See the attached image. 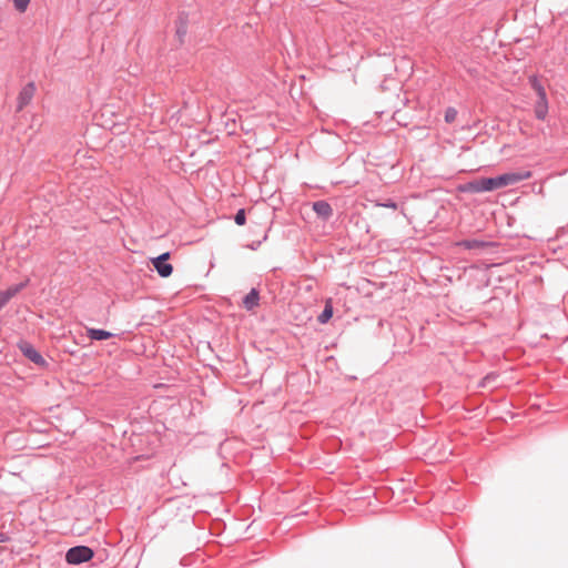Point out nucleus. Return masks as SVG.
<instances>
[{
  "label": "nucleus",
  "mask_w": 568,
  "mask_h": 568,
  "mask_svg": "<svg viewBox=\"0 0 568 568\" xmlns=\"http://www.w3.org/2000/svg\"><path fill=\"white\" fill-rule=\"evenodd\" d=\"M497 176L480 178L477 180L469 181L460 184L458 190L463 193H484L499 190Z\"/></svg>",
  "instance_id": "nucleus-1"
},
{
  "label": "nucleus",
  "mask_w": 568,
  "mask_h": 568,
  "mask_svg": "<svg viewBox=\"0 0 568 568\" xmlns=\"http://www.w3.org/2000/svg\"><path fill=\"white\" fill-rule=\"evenodd\" d=\"M93 557V549L84 545L71 547L65 552V561L69 565H81L90 561Z\"/></svg>",
  "instance_id": "nucleus-2"
},
{
  "label": "nucleus",
  "mask_w": 568,
  "mask_h": 568,
  "mask_svg": "<svg viewBox=\"0 0 568 568\" xmlns=\"http://www.w3.org/2000/svg\"><path fill=\"white\" fill-rule=\"evenodd\" d=\"M531 178V172L527 170H521L518 172H507L500 175H497L499 189L505 186L515 185L521 181L528 180Z\"/></svg>",
  "instance_id": "nucleus-3"
},
{
  "label": "nucleus",
  "mask_w": 568,
  "mask_h": 568,
  "mask_svg": "<svg viewBox=\"0 0 568 568\" xmlns=\"http://www.w3.org/2000/svg\"><path fill=\"white\" fill-rule=\"evenodd\" d=\"M18 347L22 355L27 357L32 363L43 367L47 366V361L43 356L33 347V345L27 341H21L18 344Z\"/></svg>",
  "instance_id": "nucleus-4"
},
{
  "label": "nucleus",
  "mask_w": 568,
  "mask_h": 568,
  "mask_svg": "<svg viewBox=\"0 0 568 568\" xmlns=\"http://www.w3.org/2000/svg\"><path fill=\"white\" fill-rule=\"evenodd\" d=\"M170 252H164L161 255L151 258L152 265L161 277H169L173 272L172 264L169 263Z\"/></svg>",
  "instance_id": "nucleus-5"
},
{
  "label": "nucleus",
  "mask_w": 568,
  "mask_h": 568,
  "mask_svg": "<svg viewBox=\"0 0 568 568\" xmlns=\"http://www.w3.org/2000/svg\"><path fill=\"white\" fill-rule=\"evenodd\" d=\"M312 209L316 213L317 217L323 221H328L333 216V207L325 200L313 202Z\"/></svg>",
  "instance_id": "nucleus-6"
},
{
  "label": "nucleus",
  "mask_w": 568,
  "mask_h": 568,
  "mask_svg": "<svg viewBox=\"0 0 568 568\" xmlns=\"http://www.w3.org/2000/svg\"><path fill=\"white\" fill-rule=\"evenodd\" d=\"M36 92L34 82L27 83L20 91L18 97V109L22 110L26 105L30 103Z\"/></svg>",
  "instance_id": "nucleus-7"
},
{
  "label": "nucleus",
  "mask_w": 568,
  "mask_h": 568,
  "mask_svg": "<svg viewBox=\"0 0 568 568\" xmlns=\"http://www.w3.org/2000/svg\"><path fill=\"white\" fill-rule=\"evenodd\" d=\"M27 283L21 282L19 284H14L8 287L4 291L0 292V311L9 303V301L14 297L20 291L26 287Z\"/></svg>",
  "instance_id": "nucleus-8"
},
{
  "label": "nucleus",
  "mask_w": 568,
  "mask_h": 568,
  "mask_svg": "<svg viewBox=\"0 0 568 568\" xmlns=\"http://www.w3.org/2000/svg\"><path fill=\"white\" fill-rule=\"evenodd\" d=\"M243 307L246 311H253L255 307L260 304V292L257 288L253 287L251 291L244 296L243 301Z\"/></svg>",
  "instance_id": "nucleus-9"
},
{
  "label": "nucleus",
  "mask_w": 568,
  "mask_h": 568,
  "mask_svg": "<svg viewBox=\"0 0 568 568\" xmlns=\"http://www.w3.org/2000/svg\"><path fill=\"white\" fill-rule=\"evenodd\" d=\"M186 33H187V14L182 12L178 17L176 30H175V36H176L180 44H182L184 42V38H185Z\"/></svg>",
  "instance_id": "nucleus-10"
},
{
  "label": "nucleus",
  "mask_w": 568,
  "mask_h": 568,
  "mask_svg": "<svg viewBox=\"0 0 568 568\" xmlns=\"http://www.w3.org/2000/svg\"><path fill=\"white\" fill-rule=\"evenodd\" d=\"M456 245L465 250H479L488 246L489 243L477 239H465L458 241Z\"/></svg>",
  "instance_id": "nucleus-11"
},
{
  "label": "nucleus",
  "mask_w": 568,
  "mask_h": 568,
  "mask_svg": "<svg viewBox=\"0 0 568 568\" xmlns=\"http://www.w3.org/2000/svg\"><path fill=\"white\" fill-rule=\"evenodd\" d=\"M87 335L91 341H105L114 336L113 333L101 328H87Z\"/></svg>",
  "instance_id": "nucleus-12"
},
{
  "label": "nucleus",
  "mask_w": 568,
  "mask_h": 568,
  "mask_svg": "<svg viewBox=\"0 0 568 568\" xmlns=\"http://www.w3.org/2000/svg\"><path fill=\"white\" fill-rule=\"evenodd\" d=\"M535 116L538 120H545L548 114V100L547 98L537 99L535 104Z\"/></svg>",
  "instance_id": "nucleus-13"
},
{
  "label": "nucleus",
  "mask_w": 568,
  "mask_h": 568,
  "mask_svg": "<svg viewBox=\"0 0 568 568\" xmlns=\"http://www.w3.org/2000/svg\"><path fill=\"white\" fill-rule=\"evenodd\" d=\"M332 316H333V306H332L331 301H327L324 306V310L318 315L317 320L321 324H325L332 318Z\"/></svg>",
  "instance_id": "nucleus-14"
},
{
  "label": "nucleus",
  "mask_w": 568,
  "mask_h": 568,
  "mask_svg": "<svg viewBox=\"0 0 568 568\" xmlns=\"http://www.w3.org/2000/svg\"><path fill=\"white\" fill-rule=\"evenodd\" d=\"M532 89L536 91L538 99L547 98V93L542 84L538 81L536 77L530 80Z\"/></svg>",
  "instance_id": "nucleus-15"
},
{
  "label": "nucleus",
  "mask_w": 568,
  "mask_h": 568,
  "mask_svg": "<svg viewBox=\"0 0 568 568\" xmlns=\"http://www.w3.org/2000/svg\"><path fill=\"white\" fill-rule=\"evenodd\" d=\"M532 89L536 91L538 99L547 98V93L542 84L538 81L536 77L530 80Z\"/></svg>",
  "instance_id": "nucleus-16"
},
{
  "label": "nucleus",
  "mask_w": 568,
  "mask_h": 568,
  "mask_svg": "<svg viewBox=\"0 0 568 568\" xmlns=\"http://www.w3.org/2000/svg\"><path fill=\"white\" fill-rule=\"evenodd\" d=\"M234 222H235L237 225H240V226H242V225H244V224H245V222H246V213H245V210H244V209H240V210L235 213V215H234Z\"/></svg>",
  "instance_id": "nucleus-17"
},
{
  "label": "nucleus",
  "mask_w": 568,
  "mask_h": 568,
  "mask_svg": "<svg viewBox=\"0 0 568 568\" xmlns=\"http://www.w3.org/2000/svg\"><path fill=\"white\" fill-rule=\"evenodd\" d=\"M14 8L19 12H24L30 3V0H13Z\"/></svg>",
  "instance_id": "nucleus-18"
},
{
  "label": "nucleus",
  "mask_w": 568,
  "mask_h": 568,
  "mask_svg": "<svg viewBox=\"0 0 568 568\" xmlns=\"http://www.w3.org/2000/svg\"><path fill=\"white\" fill-rule=\"evenodd\" d=\"M457 116V111L454 108H448L445 112V121L452 123Z\"/></svg>",
  "instance_id": "nucleus-19"
},
{
  "label": "nucleus",
  "mask_w": 568,
  "mask_h": 568,
  "mask_svg": "<svg viewBox=\"0 0 568 568\" xmlns=\"http://www.w3.org/2000/svg\"><path fill=\"white\" fill-rule=\"evenodd\" d=\"M496 377H497V375H495V374L486 375L485 378L481 382V385L486 386L488 383H490L491 381L496 379Z\"/></svg>",
  "instance_id": "nucleus-20"
},
{
  "label": "nucleus",
  "mask_w": 568,
  "mask_h": 568,
  "mask_svg": "<svg viewBox=\"0 0 568 568\" xmlns=\"http://www.w3.org/2000/svg\"><path fill=\"white\" fill-rule=\"evenodd\" d=\"M9 540V537L4 532H0V544Z\"/></svg>",
  "instance_id": "nucleus-21"
},
{
  "label": "nucleus",
  "mask_w": 568,
  "mask_h": 568,
  "mask_svg": "<svg viewBox=\"0 0 568 568\" xmlns=\"http://www.w3.org/2000/svg\"><path fill=\"white\" fill-rule=\"evenodd\" d=\"M384 206L395 209L396 207V203L395 202H389V203L384 204Z\"/></svg>",
  "instance_id": "nucleus-22"
},
{
  "label": "nucleus",
  "mask_w": 568,
  "mask_h": 568,
  "mask_svg": "<svg viewBox=\"0 0 568 568\" xmlns=\"http://www.w3.org/2000/svg\"><path fill=\"white\" fill-rule=\"evenodd\" d=\"M258 244H260V243H257V244H253V245L251 246V248H252V250H256V247H257V245H258Z\"/></svg>",
  "instance_id": "nucleus-23"
}]
</instances>
